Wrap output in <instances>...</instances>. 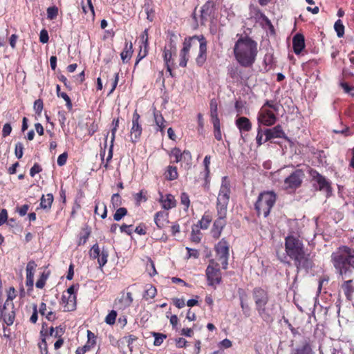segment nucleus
<instances>
[{
	"mask_svg": "<svg viewBox=\"0 0 354 354\" xmlns=\"http://www.w3.org/2000/svg\"><path fill=\"white\" fill-rule=\"evenodd\" d=\"M332 263L337 274L349 277L354 271V248L341 245L331 254Z\"/></svg>",
	"mask_w": 354,
	"mask_h": 354,
	"instance_id": "obj_3",
	"label": "nucleus"
},
{
	"mask_svg": "<svg viewBox=\"0 0 354 354\" xmlns=\"http://www.w3.org/2000/svg\"><path fill=\"white\" fill-rule=\"evenodd\" d=\"M180 203L185 206V209L187 210L189 205L190 200L188 194L185 192H183L180 195Z\"/></svg>",
	"mask_w": 354,
	"mask_h": 354,
	"instance_id": "obj_45",
	"label": "nucleus"
},
{
	"mask_svg": "<svg viewBox=\"0 0 354 354\" xmlns=\"http://www.w3.org/2000/svg\"><path fill=\"white\" fill-rule=\"evenodd\" d=\"M252 295L255 308L262 304H268L270 301L269 292L261 287H255L252 291Z\"/></svg>",
	"mask_w": 354,
	"mask_h": 354,
	"instance_id": "obj_13",
	"label": "nucleus"
},
{
	"mask_svg": "<svg viewBox=\"0 0 354 354\" xmlns=\"http://www.w3.org/2000/svg\"><path fill=\"white\" fill-rule=\"evenodd\" d=\"M186 250L187 251V259H198L199 257V251L198 250L187 247Z\"/></svg>",
	"mask_w": 354,
	"mask_h": 354,
	"instance_id": "obj_51",
	"label": "nucleus"
},
{
	"mask_svg": "<svg viewBox=\"0 0 354 354\" xmlns=\"http://www.w3.org/2000/svg\"><path fill=\"white\" fill-rule=\"evenodd\" d=\"M49 37L48 33L46 30L43 29L40 32L39 35V41L42 44H46L48 41Z\"/></svg>",
	"mask_w": 354,
	"mask_h": 354,
	"instance_id": "obj_56",
	"label": "nucleus"
},
{
	"mask_svg": "<svg viewBox=\"0 0 354 354\" xmlns=\"http://www.w3.org/2000/svg\"><path fill=\"white\" fill-rule=\"evenodd\" d=\"M290 354H313V351L310 342L305 340L301 346L293 348Z\"/></svg>",
	"mask_w": 354,
	"mask_h": 354,
	"instance_id": "obj_23",
	"label": "nucleus"
},
{
	"mask_svg": "<svg viewBox=\"0 0 354 354\" xmlns=\"http://www.w3.org/2000/svg\"><path fill=\"white\" fill-rule=\"evenodd\" d=\"M136 204L137 206H140L142 202H145L147 200V196L144 194L143 191L141 190L134 196Z\"/></svg>",
	"mask_w": 354,
	"mask_h": 354,
	"instance_id": "obj_43",
	"label": "nucleus"
},
{
	"mask_svg": "<svg viewBox=\"0 0 354 354\" xmlns=\"http://www.w3.org/2000/svg\"><path fill=\"white\" fill-rule=\"evenodd\" d=\"M113 128L111 130V147H110V149H109V154L108 159L111 158V157H112V149L113 147V142H114V140L115 138V133L117 131V129L119 125V120L118 119L113 120Z\"/></svg>",
	"mask_w": 354,
	"mask_h": 354,
	"instance_id": "obj_32",
	"label": "nucleus"
},
{
	"mask_svg": "<svg viewBox=\"0 0 354 354\" xmlns=\"http://www.w3.org/2000/svg\"><path fill=\"white\" fill-rule=\"evenodd\" d=\"M133 54V46L132 43H125V46L120 54L121 59L124 63L128 62Z\"/></svg>",
	"mask_w": 354,
	"mask_h": 354,
	"instance_id": "obj_27",
	"label": "nucleus"
},
{
	"mask_svg": "<svg viewBox=\"0 0 354 354\" xmlns=\"http://www.w3.org/2000/svg\"><path fill=\"white\" fill-rule=\"evenodd\" d=\"M241 308L243 310V313L245 317H249L250 315V308L246 304L242 299H241L240 302Z\"/></svg>",
	"mask_w": 354,
	"mask_h": 354,
	"instance_id": "obj_53",
	"label": "nucleus"
},
{
	"mask_svg": "<svg viewBox=\"0 0 354 354\" xmlns=\"http://www.w3.org/2000/svg\"><path fill=\"white\" fill-rule=\"evenodd\" d=\"M198 41L199 43V48L198 55L196 58V62L198 66H202L206 60V52H207V41L203 35L201 36H193L185 38L183 41V47L180 50L179 57V65L181 67H185L187 62L189 59V51L194 48H197L198 44L196 42Z\"/></svg>",
	"mask_w": 354,
	"mask_h": 354,
	"instance_id": "obj_4",
	"label": "nucleus"
},
{
	"mask_svg": "<svg viewBox=\"0 0 354 354\" xmlns=\"http://www.w3.org/2000/svg\"><path fill=\"white\" fill-rule=\"evenodd\" d=\"M258 122L265 126H272L276 122L275 114L265 106H262L257 118Z\"/></svg>",
	"mask_w": 354,
	"mask_h": 354,
	"instance_id": "obj_14",
	"label": "nucleus"
},
{
	"mask_svg": "<svg viewBox=\"0 0 354 354\" xmlns=\"http://www.w3.org/2000/svg\"><path fill=\"white\" fill-rule=\"evenodd\" d=\"M48 277V274L45 273L44 272L41 273L39 278L37 279L36 282V287L39 289H42L46 284V281Z\"/></svg>",
	"mask_w": 354,
	"mask_h": 354,
	"instance_id": "obj_41",
	"label": "nucleus"
},
{
	"mask_svg": "<svg viewBox=\"0 0 354 354\" xmlns=\"http://www.w3.org/2000/svg\"><path fill=\"white\" fill-rule=\"evenodd\" d=\"M151 335L154 337L153 345L156 346H160L163 341L167 338V335L162 333L152 332Z\"/></svg>",
	"mask_w": 354,
	"mask_h": 354,
	"instance_id": "obj_35",
	"label": "nucleus"
},
{
	"mask_svg": "<svg viewBox=\"0 0 354 354\" xmlns=\"http://www.w3.org/2000/svg\"><path fill=\"white\" fill-rule=\"evenodd\" d=\"M142 131V127L140 124V115L136 111L133 114L132 127L130 132L131 140L133 142H136L140 137Z\"/></svg>",
	"mask_w": 354,
	"mask_h": 354,
	"instance_id": "obj_15",
	"label": "nucleus"
},
{
	"mask_svg": "<svg viewBox=\"0 0 354 354\" xmlns=\"http://www.w3.org/2000/svg\"><path fill=\"white\" fill-rule=\"evenodd\" d=\"M216 257L214 260L221 264V268L223 270H226L228 266V258H229V244L225 240L222 239L215 245Z\"/></svg>",
	"mask_w": 354,
	"mask_h": 354,
	"instance_id": "obj_10",
	"label": "nucleus"
},
{
	"mask_svg": "<svg viewBox=\"0 0 354 354\" xmlns=\"http://www.w3.org/2000/svg\"><path fill=\"white\" fill-rule=\"evenodd\" d=\"M319 189L326 194V198L332 195V187L330 183L326 180V178H317Z\"/></svg>",
	"mask_w": 354,
	"mask_h": 354,
	"instance_id": "obj_25",
	"label": "nucleus"
},
{
	"mask_svg": "<svg viewBox=\"0 0 354 354\" xmlns=\"http://www.w3.org/2000/svg\"><path fill=\"white\" fill-rule=\"evenodd\" d=\"M259 317L266 323H272L274 321L275 315V304L274 303H268L262 304L255 308Z\"/></svg>",
	"mask_w": 354,
	"mask_h": 354,
	"instance_id": "obj_11",
	"label": "nucleus"
},
{
	"mask_svg": "<svg viewBox=\"0 0 354 354\" xmlns=\"http://www.w3.org/2000/svg\"><path fill=\"white\" fill-rule=\"evenodd\" d=\"M29 205L28 204H24L23 205H21V207H17L16 208V212L21 216H25L28 209H29Z\"/></svg>",
	"mask_w": 354,
	"mask_h": 354,
	"instance_id": "obj_52",
	"label": "nucleus"
},
{
	"mask_svg": "<svg viewBox=\"0 0 354 354\" xmlns=\"http://www.w3.org/2000/svg\"><path fill=\"white\" fill-rule=\"evenodd\" d=\"M58 14V9L57 7H49L47 9V17L49 19H54L57 17Z\"/></svg>",
	"mask_w": 354,
	"mask_h": 354,
	"instance_id": "obj_47",
	"label": "nucleus"
},
{
	"mask_svg": "<svg viewBox=\"0 0 354 354\" xmlns=\"http://www.w3.org/2000/svg\"><path fill=\"white\" fill-rule=\"evenodd\" d=\"M210 156H206L203 160V164L205 167V176H208L209 175V165H210Z\"/></svg>",
	"mask_w": 354,
	"mask_h": 354,
	"instance_id": "obj_58",
	"label": "nucleus"
},
{
	"mask_svg": "<svg viewBox=\"0 0 354 354\" xmlns=\"http://www.w3.org/2000/svg\"><path fill=\"white\" fill-rule=\"evenodd\" d=\"M169 156L170 158L174 159V162H180L181 167L185 169H189L192 165V156L188 150L181 151L179 148L174 147L171 149Z\"/></svg>",
	"mask_w": 354,
	"mask_h": 354,
	"instance_id": "obj_7",
	"label": "nucleus"
},
{
	"mask_svg": "<svg viewBox=\"0 0 354 354\" xmlns=\"http://www.w3.org/2000/svg\"><path fill=\"white\" fill-rule=\"evenodd\" d=\"M87 338H88L87 342H88V344L95 346L96 336L95 335V334L93 332H91L89 330H87Z\"/></svg>",
	"mask_w": 354,
	"mask_h": 354,
	"instance_id": "obj_59",
	"label": "nucleus"
},
{
	"mask_svg": "<svg viewBox=\"0 0 354 354\" xmlns=\"http://www.w3.org/2000/svg\"><path fill=\"white\" fill-rule=\"evenodd\" d=\"M344 295L347 300L351 301L353 299V295L354 293V286L353 279L344 281L341 286Z\"/></svg>",
	"mask_w": 354,
	"mask_h": 354,
	"instance_id": "obj_22",
	"label": "nucleus"
},
{
	"mask_svg": "<svg viewBox=\"0 0 354 354\" xmlns=\"http://www.w3.org/2000/svg\"><path fill=\"white\" fill-rule=\"evenodd\" d=\"M127 214V209L125 207L118 208L113 214V219L116 221H120Z\"/></svg>",
	"mask_w": 354,
	"mask_h": 354,
	"instance_id": "obj_40",
	"label": "nucleus"
},
{
	"mask_svg": "<svg viewBox=\"0 0 354 354\" xmlns=\"http://www.w3.org/2000/svg\"><path fill=\"white\" fill-rule=\"evenodd\" d=\"M12 131V127L9 123H6L3 127L2 136L6 137L10 134Z\"/></svg>",
	"mask_w": 354,
	"mask_h": 354,
	"instance_id": "obj_64",
	"label": "nucleus"
},
{
	"mask_svg": "<svg viewBox=\"0 0 354 354\" xmlns=\"http://www.w3.org/2000/svg\"><path fill=\"white\" fill-rule=\"evenodd\" d=\"M236 125L241 133L250 131L252 129V124L246 117H240L236 120Z\"/></svg>",
	"mask_w": 354,
	"mask_h": 354,
	"instance_id": "obj_24",
	"label": "nucleus"
},
{
	"mask_svg": "<svg viewBox=\"0 0 354 354\" xmlns=\"http://www.w3.org/2000/svg\"><path fill=\"white\" fill-rule=\"evenodd\" d=\"M61 303L64 304V311H73L76 308V296L66 295L64 293L62 296Z\"/></svg>",
	"mask_w": 354,
	"mask_h": 354,
	"instance_id": "obj_17",
	"label": "nucleus"
},
{
	"mask_svg": "<svg viewBox=\"0 0 354 354\" xmlns=\"http://www.w3.org/2000/svg\"><path fill=\"white\" fill-rule=\"evenodd\" d=\"M266 138L264 142H267L273 138H281L285 137V133L281 125H277L272 129H267L264 131Z\"/></svg>",
	"mask_w": 354,
	"mask_h": 354,
	"instance_id": "obj_16",
	"label": "nucleus"
},
{
	"mask_svg": "<svg viewBox=\"0 0 354 354\" xmlns=\"http://www.w3.org/2000/svg\"><path fill=\"white\" fill-rule=\"evenodd\" d=\"M24 145L21 142H17L15 145V155L17 158H21L23 156Z\"/></svg>",
	"mask_w": 354,
	"mask_h": 354,
	"instance_id": "obj_55",
	"label": "nucleus"
},
{
	"mask_svg": "<svg viewBox=\"0 0 354 354\" xmlns=\"http://www.w3.org/2000/svg\"><path fill=\"white\" fill-rule=\"evenodd\" d=\"M214 130V137L217 140H222L220 121L212 122Z\"/></svg>",
	"mask_w": 354,
	"mask_h": 354,
	"instance_id": "obj_42",
	"label": "nucleus"
},
{
	"mask_svg": "<svg viewBox=\"0 0 354 354\" xmlns=\"http://www.w3.org/2000/svg\"><path fill=\"white\" fill-rule=\"evenodd\" d=\"M118 316V313L115 310H111L109 314L106 316L104 322L109 325H113L115 323V320Z\"/></svg>",
	"mask_w": 354,
	"mask_h": 354,
	"instance_id": "obj_38",
	"label": "nucleus"
},
{
	"mask_svg": "<svg viewBox=\"0 0 354 354\" xmlns=\"http://www.w3.org/2000/svg\"><path fill=\"white\" fill-rule=\"evenodd\" d=\"M236 62L243 67L252 66L258 53L257 42L248 36L241 37L233 48Z\"/></svg>",
	"mask_w": 354,
	"mask_h": 354,
	"instance_id": "obj_2",
	"label": "nucleus"
},
{
	"mask_svg": "<svg viewBox=\"0 0 354 354\" xmlns=\"http://www.w3.org/2000/svg\"><path fill=\"white\" fill-rule=\"evenodd\" d=\"M277 201V195L272 191H265L261 192L254 204V208L259 216L263 214L267 217L270 212L271 209Z\"/></svg>",
	"mask_w": 354,
	"mask_h": 354,
	"instance_id": "obj_5",
	"label": "nucleus"
},
{
	"mask_svg": "<svg viewBox=\"0 0 354 354\" xmlns=\"http://www.w3.org/2000/svg\"><path fill=\"white\" fill-rule=\"evenodd\" d=\"M290 259L294 261V265L297 272L301 270H305L308 272L314 267L313 257L310 253L307 252L306 250L299 252V254L295 255Z\"/></svg>",
	"mask_w": 354,
	"mask_h": 354,
	"instance_id": "obj_8",
	"label": "nucleus"
},
{
	"mask_svg": "<svg viewBox=\"0 0 354 354\" xmlns=\"http://www.w3.org/2000/svg\"><path fill=\"white\" fill-rule=\"evenodd\" d=\"M38 346L41 354H49L46 338L41 337V341L38 344Z\"/></svg>",
	"mask_w": 354,
	"mask_h": 354,
	"instance_id": "obj_46",
	"label": "nucleus"
},
{
	"mask_svg": "<svg viewBox=\"0 0 354 354\" xmlns=\"http://www.w3.org/2000/svg\"><path fill=\"white\" fill-rule=\"evenodd\" d=\"M212 221V216L209 212H205L201 219L198 221L200 227L207 230Z\"/></svg>",
	"mask_w": 354,
	"mask_h": 354,
	"instance_id": "obj_29",
	"label": "nucleus"
},
{
	"mask_svg": "<svg viewBox=\"0 0 354 354\" xmlns=\"http://www.w3.org/2000/svg\"><path fill=\"white\" fill-rule=\"evenodd\" d=\"M37 266V265L35 262V261H33V260L30 261L27 263V266H26V274H30V275L34 276V273H35Z\"/></svg>",
	"mask_w": 354,
	"mask_h": 354,
	"instance_id": "obj_44",
	"label": "nucleus"
},
{
	"mask_svg": "<svg viewBox=\"0 0 354 354\" xmlns=\"http://www.w3.org/2000/svg\"><path fill=\"white\" fill-rule=\"evenodd\" d=\"M39 334H40L41 337H44L46 339L48 336L55 337V330L53 326H50L48 328L47 324L45 322H43L42 325H41V330H40Z\"/></svg>",
	"mask_w": 354,
	"mask_h": 354,
	"instance_id": "obj_30",
	"label": "nucleus"
},
{
	"mask_svg": "<svg viewBox=\"0 0 354 354\" xmlns=\"http://www.w3.org/2000/svg\"><path fill=\"white\" fill-rule=\"evenodd\" d=\"M263 106H265V108H267V109H268V107H269V108L272 109L273 111H274L275 112H277L279 111V105L272 101H266Z\"/></svg>",
	"mask_w": 354,
	"mask_h": 354,
	"instance_id": "obj_61",
	"label": "nucleus"
},
{
	"mask_svg": "<svg viewBox=\"0 0 354 354\" xmlns=\"http://www.w3.org/2000/svg\"><path fill=\"white\" fill-rule=\"evenodd\" d=\"M166 177H176L178 176L177 167L168 166L165 172Z\"/></svg>",
	"mask_w": 354,
	"mask_h": 354,
	"instance_id": "obj_48",
	"label": "nucleus"
},
{
	"mask_svg": "<svg viewBox=\"0 0 354 354\" xmlns=\"http://www.w3.org/2000/svg\"><path fill=\"white\" fill-rule=\"evenodd\" d=\"M171 57H172L171 51L165 48L164 50L163 58L165 62L167 71L169 72L170 75H171V69L170 67V62L171 60Z\"/></svg>",
	"mask_w": 354,
	"mask_h": 354,
	"instance_id": "obj_36",
	"label": "nucleus"
},
{
	"mask_svg": "<svg viewBox=\"0 0 354 354\" xmlns=\"http://www.w3.org/2000/svg\"><path fill=\"white\" fill-rule=\"evenodd\" d=\"M174 304L178 308H182L185 306V300L181 298H174L172 299Z\"/></svg>",
	"mask_w": 354,
	"mask_h": 354,
	"instance_id": "obj_63",
	"label": "nucleus"
},
{
	"mask_svg": "<svg viewBox=\"0 0 354 354\" xmlns=\"http://www.w3.org/2000/svg\"><path fill=\"white\" fill-rule=\"evenodd\" d=\"M153 115L156 125L159 127L160 131H163L165 127V120H164L161 113L159 111H155Z\"/></svg>",
	"mask_w": 354,
	"mask_h": 354,
	"instance_id": "obj_34",
	"label": "nucleus"
},
{
	"mask_svg": "<svg viewBox=\"0 0 354 354\" xmlns=\"http://www.w3.org/2000/svg\"><path fill=\"white\" fill-rule=\"evenodd\" d=\"M111 203L113 207H118L122 204V199L119 194H113L111 197Z\"/></svg>",
	"mask_w": 354,
	"mask_h": 354,
	"instance_id": "obj_49",
	"label": "nucleus"
},
{
	"mask_svg": "<svg viewBox=\"0 0 354 354\" xmlns=\"http://www.w3.org/2000/svg\"><path fill=\"white\" fill-rule=\"evenodd\" d=\"M292 46L295 54H299L305 47L304 37L301 34H296L292 39Z\"/></svg>",
	"mask_w": 354,
	"mask_h": 354,
	"instance_id": "obj_20",
	"label": "nucleus"
},
{
	"mask_svg": "<svg viewBox=\"0 0 354 354\" xmlns=\"http://www.w3.org/2000/svg\"><path fill=\"white\" fill-rule=\"evenodd\" d=\"M264 133H263L261 128L259 127L257 130V143L259 146L261 145L264 142V140L263 139Z\"/></svg>",
	"mask_w": 354,
	"mask_h": 354,
	"instance_id": "obj_60",
	"label": "nucleus"
},
{
	"mask_svg": "<svg viewBox=\"0 0 354 354\" xmlns=\"http://www.w3.org/2000/svg\"><path fill=\"white\" fill-rule=\"evenodd\" d=\"M90 236V232L88 231V232H86L84 234H81L80 236V238H79V240H78V242H77V245L80 246V245H84L86 241H88V239Z\"/></svg>",
	"mask_w": 354,
	"mask_h": 354,
	"instance_id": "obj_57",
	"label": "nucleus"
},
{
	"mask_svg": "<svg viewBox=\"0 0 354 354\" xmlns=\"http://www.w3.org/2000/svg\"><path fill=\"white\" fill-rule=\"evenodd\" d=\"M334 28L338 37H342L344 35V26L340 19H338L334 25Z\"/></svg>",
	"mask_w": 354,
	"mask_h": 354,
	"instance_id": "obj_39",
	"label": "nucleus"
},
{
	"mask_svg": "<svg viewBox=\"0 0 354 354\" xmlns=\"http://www.w3.org/2000/svg\"><path fill=\"white\" fill-rule=\"evenodd\" d=\"M154 222L158 229H162L169 223V213L166 211L156 212L154 215Z\"/></svg>",
	"mask_w": 354,
	"mask_h": 354,
	"instance_id": "obj_19",
	"label": "nucleus"
},
{
	"mask_svg": "<svg viewBox=\"0 0 354 354\" xmlns=\"http://www.w3.org/2000/svg\"><path fill=\"white\" fill-rule=\"evenodd\" d=\"M54 198L52 194H47L46 195H42L40 199L39 206L41 209L49 212L51 209V206L53 202Z\"/></svg>",
	"mask_w": 354,
	"mask_h": 354,
	"instance_id": "obj_26",
	"label": "nucleus"
},
{
	"mask_svg": "<svg viewBox=\"0 0 354 354\" xmlns=\"http://www.w3.org/2000/svg\"><path fill=\"white\" fill-rule=\"evenodd\" d=\"M16 297L15 289L13 287H10L7 290V299L4 303H8V305L15 306L12 300Z\"/></svg>",
	"mask_w": 354,
	"mask_h": 354,
	"instance_id": "obj_37",
	"label": "nucleus"
},
{
	"mask_svg": "<svg viewBox=\"0 0 354 354\" xmlns=\"http://www.w3.org/2000/svg\"><path fill=\"white\" fill-rule=\"evenodd\" d=\"M38 313L39 309H37V306L36 304H33L32 306V314L30 317V322L32 324H35L38 319Z\"/></svg>",
	"mask_w": 354,
	"mask_h": 354,
	"instance_id": "obj_50",
	"label": "nucleus"
},
{
	"mask_svg": "<svg viewBox=\"0 0 354 354\" xmlns=\"http://www.w3.org/2000/svg\"><path fill=\"white\" fill-rule=\"evenodd\" d=\"M230 192V184L227 180V178H224L222 181L216 201L217 218L214 221L211 230L212 236L215 239H218L221 236L222 231L227 223L226 217Z\"/></svg>",
	"mask_w": 354,
	"mask_h": 354,
	"instance_id": "obj_1",
	"label": "nucleus"
},
{
	"mask_svg": "<svg viewBox=\"0 0 354 354\" xmlns=\"http://www.w3.org/2000/svg\"><path fill=\"white\" fill-rule=\"evenodd\" d=\"M284 245L286 253L290 259L305 250L302 241L294 235H288L285 238Z\"/></svg>",
	"mask_w": 354,
	"mask_h": 354,
	"instance_id": "obj_9",
	"label": "nucleus"
},
{
	"mask_svg": "<svg viewBox=\"0 0 354 354\" xmlns=\"http://www.w3.org/2000/svg\"><path fill=\"white\" fill-rule=\"evenodd\" d=\"M39 313L41 315L45 316L50 322H54L57 319L56 313L51 308H47L46 304L41 302L39 308Z\"/></svg>",
	"mask_w": 354,
	"mask_h": 354,
	"instance_id": "obj_21",
	"label": "nucleus"
},
{
	"mask_svg": "<svg viewBox=\"0 0 354 354\" xmlns=\"http://www.w3.org/2000/svg\"><path fill=\"white\" fill-rule=\"evenodd\" d=\"M210 115L212 122L219 121L217 113V102L215 99L210 101Z\"/></svg>",
	"mask_w": 354,
	"mask_h": 354,
	"instance_id": "obj_33",
	"label": "nucleus"
},
{
	"mask_svg": "<svg viewBox=\"0 0 354 354\" xmlns=\"http://www.w3.org/2000/svg\"><path fill=\"white\" fill-rule=\"evenodd\" d=\"M301 178H285L283 187L287 190H294L301 185Z\"/></svg>",
	"mask_w": 354,
	"mask_h": 354,
	"instance_id": "obj_28",
	"label": "nucleus"
},
{
	"mask_svg": "<svg viewBox=\"0 0 354 354\" xmlns=\"http://www.w3.org/2000/svg\"><path fill=\"white\" fill-rule=\"evenodd\" d=\"M157 294V290L155 286L151 284H149L146 286V289L145 293L143 295V298L145 300H148L149 299H153Z\"/></svg>",
	"mask_w": 354,
	"mask_h": 354,
	"instance_id": "obj_31",
	"label": "nucleus"
},
{
	"mask_svg": "<svg viewBox=\"0 0 354 354\" xmlns=\"http://www.w3.org/2000/svg\"><path fill=\"white\" fill-rule=\"evenodd\" d=\"M34 109L37 113L40 114L43 109V102L41 100H37L34 103Z\"/></svg>",
	"mask_w": 354,
	"mask_h": 354,
	"instance_id": "obj_62",
	"label": "nucleus"
},
{
	"mask_svg": "<svg viewBox=\"0 0 354 354\" xmlns=\"http://www.w3.org/2000/svg\"><path fill=\"white\" fill-rule=\"evenodd\" d=\"M207 285L214 288L222 281V272L220 263L214 259H210L205 270Z\"/></svg>",
	"mask_w": 354,
	"mask_h": 354,
	"instance_id": "obj_6",
	"label": "nucleus"
},
{
	"mask_svg": "<svg viewBox=\"0 0 354 354\" xmlns=\"http://www.w3.org/2000/svg\"><path fill=\"white\" fill-rule=\"evenodd\" d=\"M89 256L91 259H97L100 268H102L107 263L109 251L104 247L100 249L99 245L95 243L90 250Z\"/></svg>",
	"mask_w": 354,
	"mask_h": 354,
	"instance_id": "obj_12",
	"label": "nucleus"
},
{
	"mask_svg": "<svg viewBox=\"0 0 354 354\" xmlns=\"http://www.w3.org/2000/svg\"><path fill=\"white\" fill-rule=\"evenodd\" d=\"M159 202L161 203L162 207L165 210H169L176 205V201L172 194H168L163 195L160 193Z\"/></svg>",
	"mask_w": 354,
	"mask_h": 354,
	"instance_id": "obj_18",
	"label": "nucleus"
},
{
	"mask_svg": "<svg viewBox=\"0 0 354 354\" xmlns=\"http://www.w3.org/2000/svg\"><path fill=\"white\" fill-rule=\"evenodd\" d=\"M329 281V277L328 275H322L319 279L318 282V292H320L322 288V286L324 283H328Z\"/></svg>",
	"mask_w": 354,
	"mask_h": 354,
	"instance_id": "obj_54",
	"label": "nucleus"
}]
</instances>
